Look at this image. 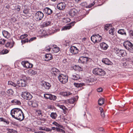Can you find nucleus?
I'll use <instances>...</instances> for the list:
<instances>
[{"label":"nucleus","instance_id":"obj_46","mask_svg":"<svg viewBox=\"0 0 133 133\" xmlns=\"http://www.w3.org/2000/svg\"><path fill=\"white\" fill-rule=\"evenodd\" d=\"M0 121L3 122H5L7 124H8V122L3 117L0 118Z\"/></svg>","mask_w":133,"mask_h":133},{"label":"nucleus","instance_id":"obj_31","mask_svg":"<svg viewBox=\"0 0 133 133\" xmlns=\"http://www.w3.org/2000/svg\"><path fill=\"white\" fill-rule=\"evenodd\" d=\"M50 116L53 119H55L57 116V115L55 112H52Z\"/></svg>","mask_w":133,"mask_h":133},{"label":"nucleus","instance_id":"obj_16","mask_svg":"<svg viewBox=\"0 0 133 133\" xmlns=\"http://www.w3.org/2000/svg\"><path fill=\"white\" fill-rule=\"evenodd\" d=\"M51 72L52 74L56 76L59 75L60 73V71L56 68H53L51 70Z\"/></svg>","mask_w":133,"mask_h":133},{"label":"nucleus","instance_id":"obj_32","mask_svg":"<svg viewBox=\"0 0 133 133\" xmlns=\"http://www.w3.org/2000/svg\"><path fill=\"white\" fill-rule=\"evenodd\" d=\"M118 33L120 34L123 35H126V33L125 32V31L123 29H119L118 31Z\"/></svg>","mask_w":133,"mask_h":133},{"label":"nucleus","instance_id":"obj_5","mask_svg":"<svg viewBox=\"0 0 133 133\" xmlns=\"http://www.w3.org/2000/svg\"><path fill=\"white\" fill-rule=\"evenodd\" d=\"M93 73L95 75L103 76L105 74V72L102 69L98 68H96L93 70Z\"/></svg>","mask_w":133,"mask_h":133},{"label":"nucleus","instance_id":"obj_44","mask_svg":"<svg viewBox=\"0 0 133 133\" xmlns=\"http://www.w3.org/2000/svg\"><path fill=\"white\" fill-rule=\"evenodd\" d=\"M5 41L6 40L3 39H0V44H4Z\"/></svg>","mask_w":133,"mask_h":133},{"label":"nucleus","instance_id":"obj_62","mask_svg":"<svg viewBox=\"0 0 133 133\" xmlns=\"http://www.w3.org/2000/svg\"><path fill=\"white\" fill-rule=\"evenodd\" d=\"M60 108L63 110L65 109V107L63 105H61L60 106Z\"/></svg>","mask_w":133,"mask_h":133},{"label":"nucleus","instance_id":"obj_56","mask_svg":"<svg viewBox=\"0 0 133 133\" xmlns=\"http://www.w3.org/2000/svg\"><path fill=\"white\" fill-rule=\"evenodd\" d=\"M114 30L112 28H111L109 31V34L112 35L113 34Z\"/></svg>","mask_w":133,"mask_h":133},{"label":"nucleus","instance_id":"obj_52","mask_svg":"<svg viewBox=\"0 0 133 133\" xmlns=\"http://www.w3.org/2000/svg\"><path fill=\"white\" fill-rule=\"evenodd\" d=\"M81 5L82 6L85 7L86 8H87V6H88L87 3L86 2L82 3L81 4Z\"/></svg>","mask_w":133,"mask_h":133},{"label":"nucleus","instance_id":"obj_40","mask_svg":"<svg viewBox=\"0 0 133 133\" xmlns=\"http://www.w3.org/2000/svg\"><path fill=\"white\" fill-rule=\"evenodd\" d=\"M36 114H38L39 116H42V111L39 110H37L36 111Z\"/></svg>","mask_w":133,"mask_h":133},{"label":"nucleus","instance_id":"obj_18","mask_svg":"<svg viewBox=\"0 0 133 133\" xmlns=\"http://www.w3.org/2000/svg\"><path fill=\"white\" fill-rule=\"evenodd\" d=\"M75 23V22H74L71 23L67 25L64 26L63 28V30H65L70 29L72 28V26H73L74 25Z\"/></svg>","mask_w":133,"mask_h":133},{"label":"nucleus","instance_id":"obj_48","mask_svg":"<svg viewBox=\"0 0 133 133\" xmlns=\"http://www.w3.org/2000/svg\"><path fill=\"white\" fill-rule=\"evenodd\" d=\"M29 41V40L28 38H26L25 39L22 40L21 41V42L22 44H24L26 42H28Z\"/></svg>","mask_w":133,"mask_h":133},{"label":"nucleus","instance_id":"obj_39","mask_svg":"<svg viewBox=\"0 0 133 133\" xmlns=\"http://www.w3.org/2000/svg\"><path fill=\"white\" fill-rule=\"evenodd\" d=\"M71 19L69 18H64L63 19V21L64 23H67L70 22Z\"/></svg>","mask_w":133,"mask_h":133},{"label":"nucleus","instance_id":"obj_49","mask_svg":"<svg viewBox=\"0 0 133 133\" xmlns=\"http://www.w3.org/2000/svg\"><path fill=\"white\" fill-rule=\"evenodd\" d=\"M28 36V35L26 34H24L23 35H22L20 36V38L21 39H24L25 38L27 37Z\"/></svg>","mask_w":133,"mask_h":133},{"label":"nucleus","instance_id":"obj_2","mask_svg":"<svg viewBox=\"0 0 133 133\" xmlns=\"http://www.w3.org/2000/svg\"><path fill=\"white\" fill-rule=\"evenodd\" d=\"M8 85H10L13 86L16 88H18L21 87H25L26 85L27 82V81H23L22 80H18L17 82V84H16L11 81H8Z\"/></svg>","mask_w":133,"mask_h":133},{"label":"nucleus","instance_id":"obj_10","mask_svg":"<svg viewBox=\"0 0 133 133\" xmlns=\"http://www.w3.org/2000/svg\"><path fill=\"white\" fill-rule=\"evenodd\" d=\"M77 10L75 9L74 8L70 9L68 14L70 16L74 17L77 15Z\"/></svg>","mask_w":133,"mask_h":133},{"label":"nucleus","instance_id":"obj_53","mask_svg":"<svg viewBox=\"0 0 133 133\" xmlns=\"http://www.w3.org/2000/svg\"><path fill=\"white\" fill-rule=\"evenodd\" d=\"M9 52L8 50L6 49H4L2 51V54H5L8 53Z\"/></svg>","mask_w":133,"mask_h":133},{"label":"nucleus","instance_id":"obj_12","mask_svg":"<svg viewBox=\"0 0 133 133\" xmlns=\"http://www.w3.org/2000/svg\"><path fill=\"white\" fill-rule=\"evenodd\" d=\"M78 50L77 48L75 46H72L70 48V52L73 54H77Z\"/></svg>","mask_w":133,"mask_h":133},{"label":"nucleus","instance_id":"obj_58","mask_svg":"<svg viewBox=\"0 0 133 133\" xmlns=\"http://www.w3.org/2000/svg\"><path fill=\"white\" fill-rule=\"evenodd\" d=\"M38 129L39 130H45V128L42 127H39L38 128Z\"/></svg>","mask_w":133,"mask_h":133},{"label":"nucleus","instance_id":"obj_47","mask_svg":"<svg viewBox=\"0 0 133 133\" xmlns=\"http://www.w3.org/2000/svg\"><path fill=\"white\" fill-rule=\"evenodd\" d=\"M56 130L59 132H61L62 133H65V131L63 129L58 128H56Z\"/></svg>","mask_w":133,"mask_h":133},{"label":"nucleus","instance_id":"obj_55","mask_svg":"<svg viewBox=\"0 0 133 133\" xmlns=\"http://www.w3.org/2000/svg\"><path fill=\"white\" fill-rule=\"evenodd\" d=\"M95 4L94 2H93L92 3L90 4L88 6H87V8H90L92 7Z\"/></svg>","mask_w":133,"mask_h":133},{"label":"nucleus","instance_id":"obj_7","mask_svg":"<svg viewBox=\"0 0 133 133\" xmlns=\"http://www.w3.org/2000/svg\"><path fill=\"white\" fill-rule=\"evenodd\" d=\"M22 97L24 99L29 100L31 99L32 98V96L30 94L27 92H23L21 94Z\"/></svg>","mask_w":133,"mask_h":133},{"label":"nucleus","instance_id":"obj_59","mask_svg":"<svg viewBox=\"0 0 133 133\" xmlns=\"http://www.w3.org/2000/svg\"><path fill=\"white\" fill-rule=\"evenodd\" d=\"M45 130L47 131H51V129L49 128H45Z\"/></svg>","mask_w":133,"mask_h":133},{"label":"nucleus","instance_id":"obj_34","mask_svg":"<svg viewBox=\"0 0 133 133\" xmlns=\"http://www.w3.org/2000/svg\"><path fill=\"white\" fill-rule=\"evenodd\" d=\"M71 94L69 92H63L62 93V95L64 96H68Z\"/></svg>","mask_w":133,"mask_h":133},{"label":"nucleus","instance_id":"obj_19","mask_svg":"<svg viewBox=\"0 0 133 133\" xmlns=\"http://www.w3.org/2000/svg\"><path fill=\"white\" fill-rule=\"evenodd\" d=\"M108 46V45L106 43L102 42L100 44V47L102 50H105L107 49Z\"/></svg>","mask_w":133,"mask_h":133},{"label":"nucleus","instance_id":"obj_64","mask_svg":"<svg viewBox=\"0 0 133 133\" xmlns=\"http://www.w3.org/2000/svg\"><path fill=\"white\" fill-rule=\"evenodd\" d=\"M97 129H98L100 131H103L104 130V129L102 127H99Z\"/></svg>","mask_w":133,"mask_h":133},{"label":"nucleus","instance_id":"obj_61","mask_svg":"<svg viewBox=\"0 0 133 133\" xmlns=\"http://www.w3.org/2000/svg\"><path fill=\"white\" fill-rule=\"evenodd\" d=\"M102 88H99L97 89V92H100L102 91Z\"/></svg>","mask_w":133,"mask_h":133},{"label":"nucleus","instance_id":"obj_60","mask_svg":"<svg viewBox=\"0 0 133 133\" xmlns=\"http://www.w3.org/2000/svg\"><path fill=\"white\" fill-rule=\"evenodd\" d=\"M36 37H34L31 38L30 39H29V42H30L31 41H33L35 39H36Z\"/></svg>","mask_w":133,"mask_h":133},{"label":"nucleus","instance_id":"obj_30","mask_svg":"<svg viewBox=\"0 0 133 133\" xmlns=\"http://www.w3.org/2000/svg\"><path fill=\"white\" fill-rule=\"evenodd\" d=\"M78 98V96H76L75 97L70 99L69 101V102L71 103H73L75 101H76L77 100Z\"/></svg>","mask_w":133,"mask_h":133},{"label":"nucleus","instance_id":"obj_8","mask_svg":"<svg viewBox=\"0 0 133 133\" xmlns=\"http://www.w3.org/2000/svg\"><path fill=\"white\" fill-rule=\"evenodd\" d=\"M52 19L53 18L52 17H48L46 22H43V23L42 26L43 27H45L50 25L51 24H52V23L51 22Z\"/></svg>","mask_w":133,"mask_h":133},{"label":"nucleus","instance_id":"obj_45","mask_svg":"<svg viewBox=\"0 0 133 133\" xmlns=\"http://www.w3.org/2000/svg\"><path fill=\"white\" fill-rule=\"evenodd\" d=\"M21 9V6L19 5H18L16 6L15 9V10H16L17 12L19 11Z\"/></svg>","mask_w":133,"mask_h":133},{"label":"nucleus","instance_id":"obj_29","mask_svg":"<svg viewBox=\"0 0 133 133\" xmlns=\"http://www.w3.org/2000/svg\"><path fill=\"white\" fill-rule=\"evenodd\" d=\"M20 79L19 80H22L23 81H27V79L26 77L24 75H21L19 76Z\"/></svg>","mask_w":133,"mask_h":133},{"label":"nucleus","instance_id":"obj_63","mask_svg":"<svg viewBox=\"0 0 133 133\" xmlns=\"http://www.w3.org/2000/svg\"><path fill=\"white\" fill-rule=\"evenodd\" d=\"M63 112L65 114H66L67 113L68 109L67 108H65V109L63 110Z\"/></svg>","mask_w":133,"mask_h":133},{"label":"nucleus","instance_id":"obj_20","mask_svg":"<svg viewBox=\"0 0 133 133\" xmlns=\"http://www.w3.org/2000/svg\"><path fill=\"white\" fill-rule=\"evenodd\" d=\"M52 51L53 52L56 53L59 52V48L56 45H53L52 46Z\"/></svg>","mask_w":133,"mask_h":133},{"label":"nucleus","instance_id":"obj_1","mask_svg":"<svg viewBox=\"0 0 133 133\" xmlns=\"http://www.w3.org/2000/svg\"><path fill=\"white\" fill-rule=\"evenodd\" d=\"M11 114L12 117L20 121H22L24 118V114L21 109L14 108L11 110Z\"/></svg>","mask_w":133,"mask_h":133},{"label":"nucleus","instance_id":"obj_4","mask_svg":"<svg viewBox=\"0 0 133 133\" xmlns=\"http://www.w3.org/2000/svg\"><path fill=\"white\" fill-rule=\"evenodd\" d=\"M58 80L63 84H65L68 82V77L66 75L61 74L58 76Z\"/></svg>","mask_w":133,"mask_h":133},{"label":"nucleus","instance_id":"obj_37","mask_svg":"<svg viewBox=\"0 0 133 133\" xmlns=\"http://www.w3.org/2000/svg\"><path fill=\"white\" fill-rule=\"evenodd\" d=\"M51 45H50L46 47L45 48V50L47 52H49V51L52 48V47H51Z\"/></svg>","mask_w":133,"mask_h":133},{"label":"nucleus","instance_id":"obj_24","mask_svg":"<svg viewBox=\"0 0 133 133\" xmlns=\"http://www.w3.org/2000/svg\"><path fill=\"white\" fill-rule=\"evenodd\" d=\"M2 34L3 36L6 38L9 37L10 36V34L6 31L4 30L3 31Z\"/></svg>","mask_w":133,"mask_h":133},{"label":"nucleus","instance_id":"obj_3","mask_svg":"<svg viewBox=\"0 0 133 133\" xmlns=\"http://www.w3.org/2000/svg\"><path fill=\"white\" fill-rule=\"evenodd\" d=\"M124 47L130 52L133 53V45L130 41H127L123 43Z\"/></svg>","mask_w":133,"mask_h":133},{"label":"nucleus","instance_id":"obj_57","mask_svg":"<svg viewBox=\"0 0 133 133\" xmlns=\"http://www.w3.org/2000/svg\"><path fill=\"white\" fill-rule=\"evenodd\" d=\"M23 12L25 15H27L28 13V9H25L24 10Z\"/></svg>","mask_w":133,"mask_h":133},{"label":"nucleus","instance_id":"obj_42","mask_svg":"<svg viewBox=\"0 0 133 133\" xmlns=\"http://www.w3.org/2000/svg\"><path fill=\"white\" fill-rule=\"evenodd\" d=\"M111 26V24H107L105 25V30H108V29L110 28Z\"/></svg>","mask_w":133,"mask_h":133},{"label":"nucleus","instance_id":"obj_51","mask_svg":"<svg viewBox=\"0 0 133 133\" xmlns=\"http://www.w3.org/2000/svg\"><path fill=\"white\" fill-rule=\"evenodd\" d=\"M32 106L34 107H36L38 106V104L36 102H33L32 103Z\"/></svg>","mask_w":133,"mask_h":133},{"label":"nucleus","instance_id":"obj_21","mask_svg":"<svg viewBox=\"0 0 133 133\" xmlns=\"http://www.w3.org/2000/svg\"><path fill=\"white\" fill-rule=\"evenodd\" d=\"M45 61H48L52 59V55L50 54H47L45 55Z\"/></svg>","mask_w":133,"mask_h":133},{"label":"nucleus","instance_id":"obj_22","mask_svg":"<svg viewBox=\"0 0 133 133\" xmlns=\"http://www.w3.org/2000/svg\"><path fill=\"white\" fill-rule=\"evenodd\" d=\"M71 78L73 79L76 80L79 79L80 77L79 75L76 74H74L72 75Z\"/></svg>","mask_w":133,"mask_h":133},{"label":"nucleus","instance_id":"obj_25","mask_svg":"<svg viewBox=\"0 0 133 133\" xmlns=\"http://www.w3.org/2000/svg\"><path fill=\"white\" fill-rule=\"evenodd\" d=\"M14 44V42L13 40H12V41L10 42H7L5 45L6 47H9L10 48H11L13 46Z\"/></svg>","mask_w":133,"mask_h":133},{"label":"nucleus","instance_id":"obj_17","mask_svg":"<svg viewBox=\"0 0 133 133\" xmlns=\"http://www.w3.org/2000/svg\"><path fill=\"white\" fill-rule=\"evenodd\" d=\"M41 85L42 87L46 89H49L51 86V84L49 83L45 82H44Z\"/></svg>","mask_w":133,"mask_h":133},{"label":"nucleus","instance_id":"obj_15","mask_svg":"<svg viewBox=\"0 0 133 133\" xmlns=\"http://www.w3.org/2000/svg\"><path fill=\"white\" fill-rule=\"evenodd\" d=\"M88 60V58L87 57H81L79 58L78 61L79 63L85 64L87 63Z\"/></svg>","mask_w":133,"mask_h":133},{"label":"nucleus","instance_id":"obj_26","mask_svg":"<svg viewBox=\"0 0 133 133\" xmlns=\"http://www.w3.org/2000/svg\"><path fill=\"white\" fill-rule=\"evenodd\" d=\"M11 102L14 105H19L21 104L19 101L16 99H14L12 100Z\"/></svg>","mask_w":133,"mask_h":133},{"label":"nucleus","instance_id":"obj_54","mask_svg":"<svg viewBox=\"0 0 133 133\" xmlns=\"http://www.w3.org/2000/svg\"><path fill=\"white\" fill-rule=\"evenodd\" d=\"M129 35L130 37L132 38H133V31L130 30L129 32Z\"/></svg>","mask_w":133,"mask_h":133},{"label":"nucleus","instance_id":"obj_23","mask_svg":"<svg viewBox=\"0 0 133 133\" xmlns=\"http://www.w3.org/2000/svg\"><path fill=\"white\" fill-rule=\"evenodd\" d=\"M102 62L105 64L110 65L112 64V63L108 59L105 58L103 59Z\"/></svg>","mask_w":133,"mask_h":133},{"label":"nucleus","instance_id":"obj_33","mask_svg":"<svg viewBox=\"0 0 133 133\" xmlns=\"http://www.w3.org/2000/svg\"><path fill=\"white\" fill-rule=\"evenodd\" d=\"M104 99L103 98H101L98 101V103L100 105H101L104 103Z\"/></svg>","mask_w":133,"mask_h":133},{"label":"nucleus","instance_id":"obj_13","mask_svg":"<svg viewBox=\"0 0 133 133\" xmlns=\"http://www.w3.org/2000/svg\"><path fill=\"white\" fill-rule=\"evenodd\" d=\"M43 11L45 14L47 15H50L53 12V11L52 10L49 8L47 7L43 9Z\"/></svg>","mask_w":133,"mask_h":133},{"label":"nucleus","instance_id":"obj_43","mask_svg":"<svg viewBox=\"0 0 133 133\" xmlns=\"http://www.w3.org/2000/svg\"><path fill=\"white\" fill-rule=\"evenodd\" d=\"M50 96L49 99L50 100H54L56 98V96H55L52 95L51 94Z\"/></svg>","mask_w":133,"mask_h":133},{"label":"nucleus","instance_id":"obj_11","mask_svg":"<svg viewBox=\"0 0 133 133\" xmlns=\"http://www.w3.org/2000/svg\"><path fill=\"white\" fill-rule=\"evenodd\" d=\"M23 67L26 68H30L32 67V64L29 63L28 61H23L21 63Z\"/></svg>","mask_w":133,"mask_h":133},{"label":"nucleus","instance_id":"obj_36","mask_svg":"<svg viewBox=\"0 0 133 133\" xmlns=\"http://www.w3.org/2000/svg\"><path fill=\"white\" fill-rule=\"evenodd\" d=\"M28 71L29 73V74H31L33 75H34L36 74L37 73V72L36 71H35L32 69H30Z\"/></svg>","mask_w":133,"mask_h":133},{"label":"nucleus","instance_id":"obj_6","mask_svg":"<svg viewBox=\"0 0 133 133\" xmlns=\"http://www.w3.org/2000/svg\"><path fill=\"white\" fill-rule=\"evenodd\" d=\"M44 14L41 11H38L36 12L35 16L34 18L36 21L41 20L44 17Z\"/></svg>","mask_w":133,"mask_h":133},{"label":"nucleus","instance_id":"obj_27","mask_svg":"<svg viewBox=\"0 0 133 133\" xmlns=\"http://www.w3.org/2000/svg\"><path fill=\"white\" fill-rule=\"evenodd\" d=\"M74 85L77 88L82 87L85 85V84L83 83H75Z\"/></svg>","mask_w":133,"mask_h":133},{"label":"nucleus","instance_id":"obj_9","mask_svg":"<svg viewBox=\"0 0 133 133\" xmlns=\"http://www.w3.org/2000/svg\"><path fill=\"white\" fill-rule=\"evenodd\" d=\"M117 55L120 57H124L126 55V51L123 50L118 49L115 52Z\"/></svg>","mask_w":133,"mask_h":133},{"label":"nucleus","instance_id":"obj_50","mask_svg":"<svg viewBox=\"0 0 133 133\" xmlns=\"http://www.w3.org/2000/svg\"><path fill=\"white\" fill-rule=\"evenodd\" d=\"M50 94H44V97L46 98L49 99Z\"/></svg>","mask_w":133,"mask_h":133},{"label":"nucleus","instance_id":"obj_14","mask_svg":"<svg viewBox=\"0 0 133 133\" xmlns=\"http://www.w3.org/2000/svg\"><path fill=\"white\" fill-rule=\"evenodd\" d=\"M66 4L64 2L59 3L57 5V8L61 10H63L65 7Z\"/></svg>","mask_w":133,"mask_h":133},{"label":"nucleus","instance_id":"obj_41","mask_svg":"<svg viewBox=\"0 0 133 133\" xmlns=\"http://www.w3.org/2000/svg\"><path fill=\"white\" fill-rule=\"evenodd\" d=\"M52 124L55 125L56 126L58 127L62 128L63 127L62 125H59V124H58L57 123L55 122H53L52 123Z\"/></svg>","mask_w":133,"mask_h":133},{"label":"nucleus","instance_id":"obj_38","mask_svg":"<svg viewBox=\"0 0 133 133\" xmlns=\"http://www.w3.org/2000/svg\"><path fill=\"white\" fill-rule=\"evenodd\" d=\"M97 36L98 38H97L96 43H98L99 42H100L101 41L102 38L101 36H100L98 34H97Z\"/></svg>","mask_w":133,"mask_h":133},{"label":"nucleus","instance_id":"obj_28","mask_svg":"<svg viewBox=\"0 0 133 133\" xmlns=\"http://www.w3.org/2000/svg\"><path fill=\"white\" fill-rule=\"evenodd\" d=\"M97 38V35H93L91 37V40L94 43H96Z\"/></svg>","mask_w":133,"mask_h":133},{"label":"nucleus","instance_id":"obj_35","mask_svg":"<svg viewBox=\"0 0 133 133\" xmlns=\"http://www.w3.org/2000/svg\"><path fill=\"white\" fill-rule=\"evenodd\" d=\"M7 93L9 95H11L13 94L14 91L12 89H10L7 90Z\"/></svg>","mask_w":133,"mask_h":133}]
</instances>
